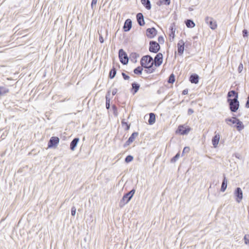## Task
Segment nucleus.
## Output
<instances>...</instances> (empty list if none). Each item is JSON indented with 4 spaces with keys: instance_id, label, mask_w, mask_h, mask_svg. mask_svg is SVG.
Wrapping results in <instances>:
<instances>
[{
    "instance_id": "nucleus-21",
    "label": "nucleus",
    "mask_w": 249,
    "mask_h": 249,
    "mask_svg": "<svg viewBox=\"0 0 249 249\" xmlns=\"http://www.w3.org/2000/svg\"><path fill=\"white\" fill-rule=\"evenodd\" d=\"M80 141V139L78 137H75L70 143V149L71 150L73 151L75 150V148L77 145L78 143Z\"/></svg>"
},
{
    "instance_id": "nucleus-55",
    "label": "nucleus",
    "mask_w": 249,
    "mask_h": 249,
    "mask_svg": "<svg viewBox=\"0 0 249 249\" xmlns=\"http://www.w3.org/2000/svg\"><path fill=\"white\" fill-rule=\"evenodd\" d=\"M234 156H235V157L236 158H238V159H240V157H241V156H240V155L239 154H238V153L235 154H234Z\"/></svg>"
},
{
    "instance_id": "nucleus-1",
    "label": "nucleus",
    "mask_w": 249,
    "mask_h": 249,
    "mask_svg": "<svg viewBox=\"0 0 249 249\" xmlns=\"http://www.w3.org/2000/svg\"><path fill=\"white\" fill-rule=\"evenodd\" d=\"M136 187H134L130 191L124 194L119 203V206L120 208H123L126 204L129 202L133 197L136 192Z\"/></svg>"
},
{
    "instance_id": "nucleus-52",
    "label": "nucleus",
    "mask_w": 249,
    "mask_h": 249,
    "mask_svg": "<svg viewBox=\"0 0 249 249\" xmlns=\"http://www.w3.org/2000/svg\"><path fill=\"white\" fill-rule=\"evenodd\" d=\"M185 241H186L185 237H183L182 238V240H181V246L183 245L184 244H185Z\"/></svg>"
},
{
    "instance_id": "nucleus-60",
    "label": "nucleus",
    "mask_w": 249,
    "mask_h": 249,
    "mask_svg": "<svg viewBox=\"0 0 249 249\" xmlns=\"http://www.w3.org/2000/svg\"><path fill=\"white\" fill-rule=\"evenodd\" d=\"M190 130H191V128L188 126V133L190 131Z\"/></svg>"
},
{
    "instance_id": "nucleus-24",
    "label": "nucleus",
    "mask_w": 249,
    "mask_h": 249,
    "mask_svg": "<svg viewBox=\"0 0 249 249\" xmlns=\"http://www.w3.org/2000/svg\"><path fill=\"white\" fill-rule=\"evenodd\" d=\"M156 120V115L154 113H150L148 120V124L150 125L153 124L155 123Z\"/></svg>"
},
{
    "instance_id": "nucleus-26",
    "label": "nucleus",
    "mask_w": 249,
    "mask_h": 249,
    "mask_svg": "<svg viewBox=\"0 0 249 249\" xmlns=\"http://www.w3.org/2000/svg\"><path fill=\"white\" fill-rule=\"evenodd\" d=\"M140 56L139 53L136 52L131 53L129 55V58L133 63H136L137 62V59Z\"/></svg>"
},
{
    "instance_id": "nucleus-61",
    "label": "nucleus",
    "mask_w": 249,
    "mask_h": 249,
    "mask_svg": "<svg viewBox=\"0 0 249 249\" xmlns=\"http://www.w3.org/2000/svg\"><path fill=\"white\" fill-rule=\"evenodd\" d=\"M158 93H159V94L160 93V89H159L158 90Z\"/></svg>"
},
{
    "instance_id": "nucleus-48",
    "label": "nucleus",
    "mask_w": 249,
    "mask_h": 249,
    "mask_svg": "<svg viewBox=\"0 0 249 249\" xmlns=\"http://www.w3.org/2000/svg\"><path fill=\"white\" fill-rule=\"evenodd\" d=\"M118 91V89L116 88H114L113 89L112 91V95L113 96L115 95Z\"/></svg>"
},
{
    "instance_id": "nucleus-11",
    "label": "nucleus",
    "mask_w": 249,
    "mask_h": 249,
    "mask_svg": "<svg viewBox=\"0 0 249 249\" xmlns=\"http://www.w3.org/2000/svg\"><path fill=\"white\" fill-rule=\"evenodd\" d=\"M176 26L175 23H173L171 24L169 28V40L172 42L173 41L175 36Z\"/></svg>"
},
{
    "instance_id": "nucleus-40",
    "label": "nucleus",
    "mask_w": 249,
    "mask_h": 249,
    "mask_svg": "<svg viewBox=\"0 0 249 249\" xmlns=\"http://www.w3.org/2000/svg\"><path fill=\"white\" fill-rule=\"evenodd\" d=\"M158 41H159L158 43H159V44H162L164 42V37H163L162 36H160L158 37Z\"/></svg>"
},
{
    "instance_id": "nucleus-22",
    "label": "nucleus",
    "mask_w": 249,
    "mask_h": 249,
    "mask_svg": "<svg viewBox=\"0 0 249 249\" xmlns=\"http://www.w3.org/2000/svg\"><path fill=\"white\" fill-rule=\"evenodd\" d=\"M233 119H235V120H236V125H235V127L238 131H240L241 130H243L245 126L243 124V123L240 121V120L236 117H233Z\"/></svg>"
},
{
    "instance_id": "nucleus-30",
    "label": "nucleus",
    "mask_w": 249,
    "mask_h": 249,
    "mask_svg": "<svg viewBox=\"0 0 249 249\" xmlns=\"http://www.w3.org/2000/svg\"><path fill=\"white\" fill-rule=\"evenodd\" d=\"M175 75L174 73H171L167 78V82L168 84H173L175 81Z\"/></svg>"
},
{
    "instance_id": "nucleus-41",
    "label": "nucleus",
    "mask_w": 249,
    "mask_h": 249,
    "mask_svg": "<svg viewBox=\"0 0 249 249\" xmlns=\"http://www.w3.org/2000/svg\"><path fill=\"white\" fill-rule=\"evenodd\" d=\"M71 214L72 216H74L76 214V208L75 206H72L71 208Z\"/></svg>"
},
{
    "instance_id": "nucleus-5",
    "label": "nucleus",
    "mask_w": 249,
    "mask_h": 249,
    "mask_svg": "<svg viewBox=\"0 0 249 249\" xmlns=\"http://www.w3.org/2000/svg\"><path fill=\"white\" fill-rule=\"evenodd\" d=\"M153 61V57L151 55L147 54L142 56L140 60V64L144 68Z\"/></svg>"
},
{
    "instance_id": "nucleus-63",
    "label": "nucleus",
    "mask_w": 249,
    "mask_h": 249,
    "mask_svg": "<svg viewBox=\"0 0 249 249\" xmlns=\"http://www.w3.org/2000/svg\"><path fill=\"white\" fill-rule=\"evenodd\" d=\"M183 231H184V229H183V230L180 231V233H182V232H183Z\"/></svg>"
},
{
    "instance_id": "nucleus-35",
    "label": "nucleus",
    "mask_w": 249,
    "mask_h": 249,
    "mask_svg": "<svg viewBox=\"0 0 249 249\" xmlns=\"http://www.w3.org/2000/svg\"><path fill=\"white\" fill-rule=\"evenodd\" d=\"M134 159V157L133 156L131 155H127L125 159H124V162L126 163H128L132 161Z\"/></svg>"
},
{
    "instance_id": "nucleus-2",
    "label": "nucleus",
    "mask_w": 249,
    "mask_h": 249,
    "mask_svg": "<svg viewBox=\"0 0 249 249\" xmlns=\"http://www.w3.org/2000/svg\"><path fill=\"white\" fill-rule=\"evenodd\" d=\"M118 57L120 62L124 65H127L128 63L129 58L127 53L123 49H120L118 52Z\"/></svg>"
},
{
    "instance_id": "nucleus-32",
    "label": "nucleus",
    "mask_w": 249,
    "mask_h": 249,
    "mask_svg": "<svg viewBox=\"0 0 249 249\" xmlns=\"http://www.w3.org/2000/svg\"><path fill=\"white\" fill-rule=\"evenodd\" d=\"M121 124L123 126L125 125L124 130L125 131H128L129 130L130 127V124H128V122H125L124 119L122 120Z\"/></svg>"
},
{
    "instance_id": "nucleus-3",
    "label": "nucleus",
    "mask_w": 249,
    "mask_h": 249,
    "mask_svg": "<svg viewBox=\"0 0 249 249\" xmlns=\"http://www.w3.org/2000/svg\"><path fill=\"white\" fill-rule=\"evenodd\" d=\"M228 102L229 104V107L231 111L235 112L239 107V102L237 99L228 98Z\"/></svg>"
},
{
    "instance_id": "nucleus-46",
    "label": "nucleus",
    "mask_w": 249,
    "mask_h": 249,
    "mask_svg": "<svg viewBox=\"0 0 249 249\" xmlns=\"http://www.w3.org/2000/svg\"><path fill=\"white\" fill-rule=\"evenodd\" d=\"M99 40L101 43H103L104 42V39L102 35H99Z\"/></svg>"
},
{
    "instance_id": "nucleus-15",
    "label": "nucleus",
    "mask_w": 249,
    "mask_h": 249,
    "mask_svg": "<svg viewBox=\"0 0 249 249\" xmlns=\"http://www.w3.org/2000/svg\"><path fill=\"white\" fill-rule=\"evenodd\" d=\"M184 45L185 43L182 39L179 40L177 44V52L178 55H182L184 51Z\"/></svg>"
},
{
    "instance_id": "nucleus-34",
    "label": "nucleus",
    "mask_w": 249,
    "mask_h": 249,
    "mask_svg": "<svg viewBox=\"0 0 249 249\" xmlns=\"http://www.w3.org/2000/svg\"><path fill=\"white\" fill-rule=\"evenodd\" d=\"M169 0H159L156 4L159 6H160L162 5H169L168 3Z\"/></svg>"
},
{
    "instance_id": "nucleus-39",
    "label": "nucleus",
    "mask_w": 249,
    "mask_h": 249,
    "mask_svg": "<svg viewBox=\"0 0 249 249\" xmlns=\"http://www.w3.org/2000/svg\"><path fill=\"white\" fill-rule=\"evenodd\" d=\"M245 244L249 245V234H246L244 237Z\"/></svg>"
},
{
    "instance_id": "nucleus-37",
    "label": "nucleus",
    "mask_w": 249,
    "mask_h": 249,
    "mask_svg": "<svg viewBox=\"0 0 249 249\" xmlns=\"http://www.w3.org/2000/svg\"><path fill=\"white\" fill-rule=\"evenodd\" d=\"M195 25V23L192 19H188V28L194 27Z\"/></svg>"
},
{
    "instance_id": "nucleus-43",
    "label": "nucleus",
    "mask_w": 249,
    "mask_h": 249,
    "mask_svg": "<svg viewBox=\"0 0 249 249\" xmlns=\"http://www.w3.org/2000/svg\"><path fill=\"white\" fill-rule=\"evenodd\" d=\"M242 34H243V37H246L248 36V34H249V32L246 29H244L243 31H242Z\"/></svg>"
},
{
    "instance_id": "nucleus-62",
    "label": "nucleus",
    "mask_w": 249,
    "mask_h": 249,
    "mask_svg": "<svg viewBox=\"0 0 249 249\" xmlns=\"http://www.w3.org/2000/svg\"><path fill=\"white\" fill-rule=\"evenodd\" d=\"M170 3H171V0H169V1H168V4L169 5H170Z\"/></svg>"
},
{
    "instance_id": "nucleus-47",
    "label": "nucleus",
    "mask_w": 249,
    "mask_h": 249,
    "mask_svg": "<svg viewBox=\"0 0 249 249\" xmlns=\"http://www.w3.org/2000/svg\"><path fill=\"white\" fill-rule=\"evenodd\" d=\"M108 98H110V90H108L106 93V99H107Z\"/></svg>"
},
{
    "instance_id": "nucleus-59",
    "label": "nucleus",
    "mask_w": 249,
    "mask_h": 249,
    "mask_svg": "<svg viewBox=\"0 0 249 249\" xmlns=\"http://www.w3.org/2000/svg\"><path fill=\"white\" fill-rule=\"evenodd\" d=\"M189 11H193L194 10V9L193 7H190L189 8Z\"/></svg>"
},
{
    "instance_id": "nucleus-8",
    "label": "nucleus",
    "mask_w": 249,
    "mask_h": 249,
    "mask_svg": "<svg viewBox=\"0 0 249 249\" xmlns=\"http://www.w3.org/2000/svg\"><path fill=\"white\" fill-rule=\"evenodd\" d=\"M175 133L176 134L179 135L183 136L187 135V123L183 124H179L176 129Z\"/></svg>"
},
{
    "instance_id": "nucleus-7",
    "label": "nucleus",
    "mask_w": 249,
    "mask_h": 249,
    "mask_svg": "<svg viewBox=\"0 0 249 249\" xmlns=\"http://www.w3.org/2000/svg\"><path fill=\"white\" fill-rule=\"evenodd\" d=\"M163 56L162 53H158L157 54L153 59L154 64L155 66L156 67H159L160 66L163 62Z\"/></svg>"
},
{
    "instance_id": "nucleus-29",
    "label": "nucleus",
    "mask_w": 249,
    "mask_h": 249,
    "mask_svg": "<svg viewBox=\"0 0 249 249\" xmlns=\"http://www.w3.org/2000/svg\"><path fill=\"white\" fill-rule=\"evenodd\" d=\"M144 68L142 66H138L133 70V72L137 75H141L142 73L143 69Z\"/></svg>"
},
{
    "instance_id": "nucleus-27",
    "label": "nucleus",
    "mask_w": 249,
    "mask_h": 249,
    "mask_svg": "<svg viewBox=\"0 0 249 249\" xmlns=\"http://www.w3.org/2000/svg\"><path fill=\"white\" fill-rule=\"evenodd\" d=\"M142 4L147 10L151 9V4L149 0H141Z\"/></svg>"
},
{
    "instance_id": "nucleus-9",
    "label": "nucleus",
    "mask_w": 249,
    "mask_h": 249,
    "mask_svg": "<svg viewBox=\"0 0 249 249\" xmlns=\"http://www.w3.org/2000/svg\"><path fill=\"white\" fill-rule=\"evenodd\" d=\"M158 31L154 27L148 28L146 30V36L148 38H153L157 35Z\"/></svg>"
},
{
    "instance_id": "nucleus-44",
    "label": "nucleus",
    "mask_w": 249,
    "mask_h": 249,
    "mask_svg": "<svg viewBox=\"0 0 249 249\" xmlns=\"http://www.w3.org/2000/svg\"><path fill=\"white\" fill-rule=\"evenodd\" d=\"M225 121L226 122H231L233 124H234L236 123V120H235V119H234V120H232L231 118H227L225 120Z\"/></svg>"
},
{
    "instance_id": "nucleus-51",
    "label": "nucleus",
    "mask_w": 249,
    "mask_h": 249,
    "mask_svg": "<svg viewBox=\"0 0 249 249\" xmlns=\"http://www.w3.org/2000/svg\"><path fill=\"white\" fill-rule=\"evenodd\" d=\"M194 110L192 109L189 108V109H188V114H192Z\"/></svg>"
},
{
    "instance_id": "nucleus-6",
    "label": "nucleus",
    "mask_w": 249,
    "mask_h": 249,
    "mask_svg": "<svg viewBox=\"0 0 249 249\" xmlns=\"http://www.w3.org/2000/svg\"><path fill=\"white\" fill-rule=\"evenodd\" d=\"M59 142V139L58 137H52L48 142V148H55Z\"/></svg>"
},
{
    "instance_id": "nucleus-12",
    "label": "nucleus",
    "mask_w": 249,
    "mask_h": 249,
    "mask_svg": "<svg viewBox=\"0 0 249 249\" xmlns=\"http://www.w3.org/2000/svg\"><path fill=\"white\" fill-rule=\"evenodd\" d=\"M234 195L237 202L240 203L243 198V192L240 187L235 189L234 192Z\"/></svg>"
},
{
    "instance_id": "nucleus-10",
    "label": "nucleus",
    "mask_w": 249,
    "mask_h": 249,
    "mask_svg": "<svg viewBox=\"0 0 249 249\" xmlns=\"http://www.w3.org/2000/svg\"><path fill=\"white\" fill-rule=\"evenodd\" d=\"M205 20L206 23L212 30H214L217 28L216 22L213 18L207 17L205 18Z\"/></svg>"
},
{
    "instance_id": "nucleus-54",
    "label": "nucleus",
    "mask_w": 249,
    "mask_h": 249,
    "mask_svg": "<svg viewBox=\"0 0 249 249\" xmlns=\"http://www.w3.org/2000/svg\"><path fill=\"white\" fill-rule=\"evenodd\" d=\"M187 150V146H185L183 149L182 156H183L184 153L186 152V151Z\"/></svg>"
},
{
    "instance_id": "nucleus-18",
    "label": "nucleus",
    "mask_w": 249,
    "mask_h": 249,
    "mask_svg": "<svg viewBox=\"0 0 249 249\" xmlns=\"http://www.w3.org/2000/svg\"><path fill=\"white\" fill-rule=\"evenodd\" d=\"M10 92V90L7 86H0V99L6 96Z\"/></svg>"
},
{
    "instance_id": "nucleus-58",
    "label": "nucleus",
    "mask_w": 249,
    "mask_h": 249,
    "mask_svg": "<svg viewBox=\"0 0 249 249\" xmlns=\"http://www.w3.org/2000/svg\"><path fill=\"white\" fill-rule=\"evenodd\" d=\"M184 23L187 26V19L184 20Z\"/></svg>"
},
{
    "instance_id": "nucleus-36",
    "label": "nucleus",
    "mask_w": 249,
    "mask_h": 249,
    "mask_svg": "<svg viewBox=\"0 0 249 249\" xmlns=\"http://www.w3.org/2000/svg\"><path fill=\"white\" fill-rule=\"evenodd\" d=\"M111 107L113 110L114 115L117 117L118 115L117 107L115 105H112Z\"/></svg>"
},
{
    "instance_id": "nucleus-31",
    "label": "nucleus",
    "mask_w": 249,
    "mask_h": 249,
    "mask_svg": "<svg viewBox=\"0 0 249 249\" xmlns=\"http://www.w3.org/2000/svg\"><path fill=\"white\" fill-rule=\"evenodd\" d=\"M234 97L233 99H238V93L234 90H231L228 93V97Z\"/></svg>"
},
{
    "instance_id": "nucleus-20",
    "label": "nucleus",
    "mask_w": 249,
    "mask_h": 249,
    "mask_svg": "<svg viewBox=\"0 0 249 249\" xmlns=\"http://www.w3.org/2000/svg\"><path fill=\"white\" fill-rule=\"evenodd\" d=\"M199 77L196 73H192L190 75L189 80L192 84H197L199 82Z\"/></svg>"
},
{
    "instance_id": "nucleus-17",
    "label": "nucleus",
    "mask_w": 249,
    "mask_h": 249,
    "mask_svg": "<svg viewBox=\"0 0 249 249\" xmlns=\"http://www.w3.org/2000/svg\"><path fill=\"white\" fill-rule=\"evenodd\" d=\"M140 88V85L136 82H134L131 83V88L130 89V92L133 95H135L138 91Z\"/></svg>"
},
{
    "instance_id": "nucleus-45",
    "label": "nucleus",
    "mask_w": 249,
    "mask_h": 249,
    "mask_svg": "<svg viewBox=\"0 0 249 249\" xmlns=\"http://www.w3.org/2000/svg\"><path fill=\"white\" fill-rule=\"evenodd\" d=\"M243 69V65L242 63H240L238 68V71L239 73H241Z\"/></svg>"
},
{
    "instance_id": "nucleus-14",
    "label": "nucleus",
    "mask_w": 249,
    "mask_h": 249,
    "mask_svg": "<svg viewBox=\"0 0 249 249\" xmlns=\"http://www.w3.org/2000/svg\"><path fill=\"white\" fill-rule=\"evenodd\" d=\"M132 26V21L131 19L130 18H127L124 21V26L123 27V30L124 32H129L131 29Z\"/></svg>"
},
{
    "instance_id": "nucleus-28",
    "label": "nucleus",
    "mask_w": 249,
    "mask_h": 249,
    "mask_svg": "<svg viewBox=\"0 0 249 249\" xmlns=\"http://www.w3.org/2000/svg\"><path fill=\"white\" fill-rule=\"evenodd\" d=\"M227 187V180L225 176H224L223 179L221 187V191L224 192Z\"/></svg>"
},
{
    "instance_id": "nucleus-56",
    "label": "nucleus",
    "mask_w": 249,
    "mask_h": 249,
    "mask_svg": "<svg viewBox=\"0 0 249 249\" xmlns=\"http://www.w3.org/2000/svg\"><path fill=\"white\" fill-rule=\"evenodd\" d=\"M183 95H187V89H184L182 92Z\"/></svg>"
},
{
    "instance_id": "nucleus-16",
    "label": "nucleus",
    "mask_w": 249,
    "mask_h": 249,
    "mask_svg": "<svg viewBox=\"0 0 249 249\" xmlns=\"http://www.w3.org/2000/svg\"><path fill=\"white\" fill-rule=\"evenodd\" d=\"M136 20L138 24L140 26H143L145 24L144 16L142 13H138L136 14Z\"/></svg>"
},
{
    "instance_id": "nucleus-23",
    "label": "nucleus",
    "mask_w": 249,
    "mask_h": 249,
    "mask_svg": "<svg viewBox=\"0 0 249 249\" xmlns=\"http://www.w3.org/2000/svg\"><path fill=\"white\" fill-rule=\"evenodd\" d=\"M116 73L117 68H116L114 65H113L112 67L109 71L108 74V78L111 79H113L116 76Z\"/></svg>"
},
{
    "instance_id": "nucleus-25",
    "label": "nucleus",
    "mask_w": 249,
    "mask_h": 249,
    "mask_svg": "<svg viewBox=\"0 0 249 249\" xmlns=\"http://www.w3.org/2000/svg\"><path fill=\"white\" fill-rule=\"evenodd\" d=\"M220 139V135L216 134L212 139V143L214 147H216L219 143Z\"/></svg>"
},
{
    "instance_id": "nucleus-53",
    "label": "nucleus",
    "mask_w": 249,
    "mask_h": 249,
    "mask_svg": "<svg viewBox=\"0 0 249 249\" xmlns=\"http://www.w3.org/2000/svg\"><path fill=\"white\" fill-rule=\"evenodd\" d=\"M115 138H116V139H117V138H118V139H119V140H120L121 142H122V141L124 140V135L123 136V137L122 139H120V138H119V135H116V136H115Z\"/></svg>"
},
{
    "instance_id": "nucleus-38",
    "label": "nucleus",
    "mask_w": 249,
    "mask_h": 249,
    "mask_svg": "<svg viewBox=\"0 0 249 249\" xmlns=\"http://www.w3.org/2000/svg\"><path fill=\"white\" fill-rule=\"evenodd\" d=\"M97 2V0H92L91 3V8L92 10L94 11L96 9V5Z\"/></svg>"
},
{
    "instance_id": "nucleus-57",
    "label": "nucleus",
    "mask_w": 249,
    "mask_h": 249,
    "mask_svg": "<svg viewBox=\"0 0 249 249\" xmlns=\"http://www.w3.org/2000/svg\"><path fill=\"white\" fill-rule=\"evenodd\" d=\"M106 107L107 110H109L110 108V105L106 104Z\"/></svg>"
},
{
    "instance_id": "nucleus-64",
    "label": "nucleus",
    "mask_w": 249,
    "mask_h": 249,
    "mask_svg": "<svg viewBox=\"0 0 249 249\" xmlns=\"http://www.w3.org/2000/svg\"><path fill=\"white\" fill-rule=\"evenodd\" d=\"M125 102H123V103H122V105H125Z\"/></svg>"
},
{
    "instance_id": "nucleus-50",
    "label": "nucleus",
    "mask_w": 249,
    "mask_h": 249,
    "mask_svg": "<svg viewBox=\"0 0 249 249\" xmlns=\"http://www.w3.org/2000/svg\"><path fill=\"white\" fill-rule=\"evenodd\" d=\"M113 65H114V66H115V67L116 68H117V69H120V64H119L118 63H117L116 64H115V63H114V62H113Z\"/></svg>"
},
{
    "instance_id": "nucleus-49",
    "label": "nucleus",
    "mask_w": 249,
    "mask_h": 249,
    "mask_svg": "<svg viewBox=\"0 0 249 249\" xmlns=\"http://www.w3.org/2000/svg\"><path fill=\"white\" fill-rule=\"evenodd\" d=\"M110 102H111V98H108L107 99H106V104H107V105H110Z\"/></svg>"
},
{
    "instance_id": "nucleus-42",
    "label": "nucleus",
    "mask_w": 249,
    "mask_h": 249,
    "mask_svg": "<svg viewBox=\"0 0 249 249\" xmlns=\"http://www.w3.org/2000/svg\"><path fill=\"white\" fill-rule=\"evenodd\" d=\"M122 75L124 80H128L130 79V76L124 72L122 73Z\"/></svg>"
},
{
    "instance_id": "nucleus-19",
    "label": "nucleus",
    "mask_w": 249,
    "mask_h": 249,
    "mask_svg": "<svg viewBox=\"0 0 249 249\" xmlns=\"http://www.w3.org/2000/svg\"><path fill=\"white\" fill-rule=\"evenodd\" d=\"M156 67L153 61L150 63L147 67H145L144 71L147 73H151L155 71Z\"/></svg>"
},
{
    "instance_id": "nucleus-13",
    "label": "nucleus",
    "mask_w": 249,
    "mask_h": 249,
    "mask_svg": "<svg viewBox=\"0 0 249 249\" xmlns=\"http://www.w3.org/2000/svg\"><path fill=\"white\" fill-rule=\"evenodd\" d=\"M139 135V133L138 132H134L130 135L128 140L126 141V142L124 144V147H126L128 145H129L131 143H132L136 137H137Z\"/></svg>"
},
{
    "instance_id": "nucleus-4",
    "label": "nucleus",
    "mask_w": 249,
    "mask_h": 249,
    "mask_svg": "<svg viewBox=\"0 0 249 249\" xmlns=\"http://www.w3.org/2000/svg\"><path fill=\"white\" fill-rule=\"evenodd\" d=\"M160 50V46L157 41L151 40L149 42V51L151 53H157Z\"/></svg>"
},
{
    "instance_id": "nucleus-33",
    "label": "nucleus",
    "mask_w": 249,
    "mask_h": 249,
    "mask_svg": "<svg viewBox=\"0 0 249 249\" xmlns=\"http://www.w3.org/2000/svg\"><path fill=\"white\" fill-rule=\"evenodd\" d=\"M180 152L178 151L174 157H173L170 159V162L171 163L176 162L178 160L179 158L180 157Z\"/></svg>"
}]
</instances>
